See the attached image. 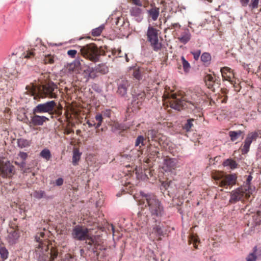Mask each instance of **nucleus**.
Wrapping results in <instances>:
<instances>
[{"label":"nucleus","mask_w":261,"mask_h":261,"mask_svg":"<svg viewBox=\"0 0 261 261\" xmlns=\"http://www.w3.org/2000/svg\"><path fill=\"white\" fill-rule=\"evenodd\" d=\"M49 232L44 228L40 229L35 236L34 255L38 261H54L58 256V249L53 247H49Z\"/></svg>","instance_id":"f257e3e1"},{"label":"nucleus","mask_w":261,"mask_h":261,"mask_svg":"<svg viewBox=\"0 0 261 261\" xmlns=\"http://www.w3.org/2000/svg\"><path fill=\"white\" fill-rule=\"evenodd\" d=\"M164 103H167V107L180 111L184 108L194 109L197 108L199 99L191 102L186 100L185 96L181 93H173L166 91L163 95Z\"/></svg>","instance_id":"f03ea898"},{"label":"nucleus","mask_w":261,"mask_h":261,"mask_svg":"<svg viewBox=\"0 0 261 261\" xmlns=\"http://www.w3.org/2000/svg\"><path fill=\"white\" fill-rule=\"evenodd\" d=\"M139 204L144 205L153 218L161 217L164 214V207L161 201L153 194H142Z\"/></svg>","instance_id":"7ed1b4c3"},{"label":"nucleus","mask_w":261,"mask_h":261,"mask_svg":"<svg viewBox=\"0 0 261 261\" xmlns=\"http://www.w3.org/2000/svg\"><path fill=\"white\" fill-rule=\"evenodd\" d=\"M108 51L103 49H98L94 44H89L81 47L80 54L84 58L94 63L98 62L101 56H107Z\"/></svg>","instance_id":"20e7f679"},{"label":"nucleus","mask_w":261,"mask_h":261,"mask_svg":"<svg viewBox=\"0 0 261 261\" xmlns=\"http://www.w3.org/2000/svg\"><path fill=\"white\" fill-rule=\"evenodd\" d=\"M128 2L133 5L129 10L131 16L136 21L140 22L143 18L144 10L149 4L147 0H128Z\"/></svg>","instance_id":"39448f33"},{"label":"nucleus","mask_w":261,"mask_h":261,"mask_svg":"<svg viewBox=\"0 0 261 261\" xmlns=\"http://www.w3.org/2000/svg\"><path fill=\"white\" fill-rule=\"evenodd\" d=\"M59 91L56 84L50 82L43 85L40 86L38 89V94L35 96V99L47 97L50 98H56L57 97L58 92Z\"/></svg>","instance_id":"423d86ee"},{"label":"nucleus","mask_w":261,"mask_h":261,"mask_svg":"<svg viewBox=\"0 0 261 261\" xmlns=\"http://www.w3.org/2000/svg\"><path fill=\"white\" fill-rule=\"evenodd\" d=\"M159 32L156 28L149 25L146 33L147 39L155 51H158L162 48V44L159 40Z\"/></svg>","instance_id":"0eeeda50"},{"label":"nucleus","mask_w":261,"mask_h":261,"mask_svg":"<svg viewBox=\"0 0 261 261\" xmlns=\"http://www.w3.org/2000/svg\"><path fill=\"white\" fill-rule=\"evenodd\" d=\"M89 234V229L86 227L77 225L73 228L71 234L73 239L82 241L88 238Z\"/></svg>","instance_id":"6e6552de"},{"label":"nucleus","mask_w":261,"mask_h":261,"mask_svg":"<svg viewBox=\"0 0 261 261\" xmlns=\"http://www.w3.org/2000/svg\"><path fill=\"white\" fill-rule=\"evenodd\" d=\"M15 174V167L9 161L0 163V177L11 178Z\"/></svg>","instance_id":"1a4fd4ad"},{"label":"nucleus","mask_w":261,"mask_h":261,"mask_svg":"<svg viewBox=\"0 0 261 261\" xmlns=\"http://www.w3.org/2000/svg\"><path fill=\"white\" fill-rule=\"evenodd\" d=\"M257 138H261V131L256 130L249 133L245 140L241 151L242 154H246L249 150L251 143L255 141Z\"/></svg>","instance_id":"9d476101"},{"label":"nucleus","mask_w":261,"mask_h":261,"mask_svg":"<svg viewBox=\"0 0 261 261\" xmlns=\"http://www.w3.org/2000/svg\"><path fill=\"white\" fill-rule=\"evenodd\" d=\"M56 107L55 101L51 100L44 103L38 105L33 111V114L48 113H51Z\"/></svg>","instance_id":"9b49d317"},{"label":"nucleus","mask_w":261,"mask_h":261,"mask_svg":"<svg viewBox=\"0 0 261 261\" xmlns=\"http://www.w3.org/2000/svg\"><path fill=\"white\" fill-rule=\"evenodd\" d=\"M250 196L249 192L246 189L239 188L231 192L229 202L234 203L240 200H243L244 198L248 199Z\"/></svg>","instance_id":"f8f14e48"},{"label":"nucleus","mask_w":261,"mask_h":261,"mask_svg":"<svg viewBox=\"0 0 261 261\" xmlns=\"http://www.w3.org/2000/svg\"><path fill=\"white\" fill-rule=\"evenodd\" d=\"M154 222L155 224L152 225V228L148 229L149 237L152 240H160V237L163 235V226L160 221L155 220Z\"/></svg>","instance_id":"ddd939ff"},{"label":"nucleus","mask_w":261,"mask_h":261,"mask_svg":"<svg viewBox=\"0 0 261 261\" xmlns=\"http://www.w3.org/2000/svg\"><path fill=\"white\" fill-rule=\"evenodd\" d=\"M19 237L20 231L19 229H16L15 228L12 227L8 229L6 240L10 245L16 244Z\"/></svg>","instance_id":"4468645a"},{"label":"nucleus","mask_w":261,"mask_h":261,"mask_svg":"<svg viewBox=\"0 0 261 261\" xmlns=\"http://www.w3.org/2000/svg\"><path fill=\"white\" fill-rule=\"evenodd\" d=\"M237 178V175L234 174L224 175L221 181H217V185L224 188H227L229 186L231 187L236 184Z\"/></svg>","instance_id":"2eb2a0df"},{"label":"nucleus","mask_w":261,"mask_h":261,"mask_svg":"<svg viewBox=\"0 0 261 261\" xmlns=\"http://www.w3.org/2000/svg\"><path fill=\"white\" fill-rule=\"evenodd\" d=\"M204 81L207 88L212 91H215V86L219 87L220 84V79L216 75L207 74L204 77Z\"/></svg>","instance_id":"dca6fc26"},{"label":"nucleus","mask_w":261,"mask_h":261,"mask_svg":"<svg viewBox=\"0 0 261 261\" xmlns=\"http://www.w3.org/2000/svg\"><path fill=\"white\" fill-rule=\"evenodd\" d=\"M220 71L223 80L227 81L233 84V79L234 77L233 70L228 67H224L221 68Z\"/></svg>","instance_id":"f3484780"},{"label":"nucleus","mask_w":261,"mask_h":261,"mask_svg":"<svg viewBox=\"0 0 261 261\" xmlns=\"http://www.w3.org/2000/svg\"><path fill=\"white\" fill-rule=\"evenodd\" d=\"M48 119L45 116H39L36 114H33V116L31 117L30 121V126H39L42 125L43 123L48 121Z\"/></svg>","instance_id":"a211bd4d"},{"label":"nucleus","mask_w":261,"mask_h":261,"mask_svg":"<svg viewBox=\"0 0 261 261\" xmlns=\"http://www.w3.org/2000/svg\"><path fill=\"white\" fill-rule=\"evenodd\" d=\"M128 82L125 79H121L118 82V90L117 93L121 96H124L127 93Z\"/></svg>","instance_id":"6ab92c4d"},{"label":"nucleus","mask_w":261,"mask_h":261,"mask_svg":"<svg viewBox=\"0 0 261 261\" xmlns=\"http://www.w3.org/2000/svg\"><path fill=\"white\" fill-rule=\"evenodd\" d=\"M177 161L175 159H166L164 161V169L166 171H171L177 167Z\"/></svg>","instance_id":"aec40b11"},{"label":"nucleus","mask_w":261,"mask_h":261,"mask_svg":"<svg viewBox=\"0 0 261 261\" xmlns=\"http://www.w3.org/2000/svg\"><path fill=\"white\" fill-rule=\"evenodd\" d=\"M150 7L151 8L147 10L148 17L151 18L152 20L156 21L160 14V9L154 4H151Z\"/></svg>","instance_id":"412c9836"},{"label":"nucleus","mask_w":261,"mask_h":261,"mask_svg":"<svg viewBox=\"0 0 261 261\" xmlns=\"http://www.w3.org/2000/svg\"><path fill=\"white\" fill-rule=\"evenodd\" d=\"M146 94L144 92L142 91L137 94H134L133 96V102L134 105H137L138 108L142 105L143 102L145 99Z\"/></svg>","instance_id":"4be33fe9"},{"label":"nucleus","mask_w":261,"mask_h":261,"mask_svg":"<svg viewBox=\"0 0 261 261\" xmlns=\"http://www.w3.org/2000/svg\"><path fill=\"white\" fill-rule=\"evenodd\" d=\"M147 136L149 141L151 139L152 141H158V143L161 145L160 134L158 131L154 129L149 130L147 132Z\"/></svg>","instance_id":"5701e85b"},{"label":"nucleus","mask_w":261,"mask_h":261,"mask_svg":"<svg viewBox=\"0 0 261 261\" xmlns=\"http://www.w3.org/2000/svg\"><path fill=\"white\" fill-rule=\"evenodd\" d=\"M149 158L150 159H154L155 158H159L160 155L159 148L156 146H153L150 145V147L148 149Z\"/></svg>","instance_id":"b1692460"},{"label":"nucleus","mask_w":261,"mask_h":261,"mask_svg":"<svg viewBox=\"0 0 261 261\" xmlns=\"http://www.w3.org/2000/svg\"><path fill=\"white\" fill-rule=\"evenodd\" d=\"M177 39L181 43L186 44L191 39V34L188 31H185Z\"/></svg>","instance_id":"393cba45"},{"label":"nucleus","mask_w":261,"mask_h":261,"mask_svg":"<svg viewBox=\"0 0 261 261\" xmlns=\"http://www.w3.org/2000/svg\"><path fill=\"white\" fill-rule=\"evenodd\" d=\"M178 64L179 65V67H178V69L181 68V65H182L184 71L185 72H189L191 68V66L189 62L185 59L184 56H182L181 57V59L179 62Z\"/></svg>","instance_id":"a878e982"},{"label":"nucleus","mask_w":261,"mask_h":261,"mask_svg":"<svg viewBox=\"0 0 261 261\" xmlns=\"http://www.w3.org/2000/svg\"><path fill=\"white\" fill-rule=\"evenodd\" d=\"M223 165L225 167L228 166L232 170L237 168L238 166L236 161L231 159H228L225 160L223 163Z\"/></svg>","instance_id":"bb28decb"},{"label":"nucleus","mask_w":261,"mask_h":261,"mask_svg":"<svg viewBox=\"0 0 261 261\" xmlns=\"http://www.w3.org/2000/svg\"><path fill=\"white\" fill-rule=\"evenodd\" d=\"M81 153L77 149H74L72 156V164L74 166L77 165L79 161L81 159Z\"/></svg>","instance_id":"cd10ccee"},{"label":"nucleus","mask_w":261,"mask_h":261,"mask_svg":"<svg viewBox=\"0 0 261 261\" xmlns=\"http://www.w3.org/2000/svg\"><path fill=\"white\" fill-rule=\"evenodd\" d=\"M40 155L43 159H45L46 161H49L51 157V153L49 149H43L40 153Z\"/></svg>","instance_id":"c85d7f7f"},{"label":"nucleus","mask_w":261,"mask_h":261,"mask_svg":"<svg viewBox=\"0 0 261 261\" xmlns=\"http://www.w3.org/2000/svg\"><path fill=\"white\" fill-rule=\"evenodd\" d=\"M242 132L241 130L238 131H230L229 132V136L230 137V139L232 141L237 140L239 137L241 135Z\"/></svg>","instance_id":"c756f323"},{"label":"nucleus","mask_w":261,"mask_h":261,"mask_svg":"<svg viewBox=\"0 0 261 261\" xmlns=\"http://www.w3.org/2000/svg\"><path fill=\"white\" fill-rule=\"evenodd\" d=\"M95 71L103 74L108 72V68L105 64H99L95 67Z\"/></svg>","instance_id":"7c9ffc66"},{"label":"nucleus","mask_w":261,"mask_h":261,"mask_svg":"<svg viewBox=\"0 0 261 261\" xmlns=\"http://www.w3.org/2000/svg\"><path fill=\"white\" fill-rule=\"evenodd\" d=\"M35 49H31L24 52L23 56L24 58L32 59H33L35 56Z\"/></svg>","instance_id":"2f4dec72"},{"label":"nucleus","mask_w":261,"mask_h":261,"mask_svg":"<svg viewBox=\"0 0 261 261\" xmlns=\"http://www.w3.org/2000/svg\"><path fill=\"white\" fill-rule=\"evenodd\" d=\"M105 28L103 24L101 25L99 27L93 29L92 31V35L93 36H98L102 33Z\"/></svg>","instance_id":"473e14b6"},{"label":"nucleus","mask_w":261,"mask_h":261,"mask_svg":"<svg viewBox=\"0 0 261 261\" xmlns=\"http://www.w3.org/2000/svg\"><path fill=\"white\" fill-rule=\"evenodd\" d=\"M257 251L256 247L253 248V252L249 253L246 257L247 261H256L257 256L255 254V252Z\"/></svg>","instance_id":"72a5a7b5"},{"label":"nucleus","mask_w":261,"mask_h":261,"mask_svg":"<svg viewBox=\"0 0 261 261\" xmlns=\"http://www.w3.org/2000/svg\"><path fill=\"white\" fill-rule=\"evenodd\" d=\"M33 196L37 199H41L45 197V193L44 191H35L33 192Z\"/></svg>","instance_id":"f704fd0d"},{"label":"nucleus","mask_w":261,"mask_h":261,"mask_svg":"<svg viewBox=\"0 0 261 261\" xmlns=\"http://www.w3.org/2000/svg\"><path fill=\"white\" fill-rule=\"evenodd\" d=\"M55 57L54 55L48 54L45 55L43 60L44 64H53L54 63Z\"/></svg>","instance_id":"c9c22d12"},{"label":"nucleus","mask_w":261,"mask_h":261,"mask_svg":"<svg viewBox=\"0 0 261 261\" xmlns=\"http://www.w3.org/2000/svg\"><path fill=\"white\" fill-rule=\"evenodd\" d=\"M95 237L91 236L90 234H89L88 238L85 240V243L87 244V245H89L90 246H91L92 245L96 246L97 243L95 241Z\"/></svg>","instance_id":"e433bc0d"},{"label":"nucleus","mask_w":261,"mask_h":261,"mask_svg":"<svg viewBox=\"0 0 261 261\" xmlns=\"http://www.w3.org/2000/svg\"><path fill=\"white\" fill-rule=\"evenodd\" d=\"M18 145L21 148L25 147L30 145L29 141L24 139H19L17 141Z\"/></svg>","instance_id":"4c0bfd02"},{"label":"nucleus","mask_w":261,"mask_h":261,"mask_svg":"<svg viewBox=\"0 0 261 261\" xmlns=\"http://www.w3.org/2000/svg\"><path fill=\"white\" fill-rule=\"evenodd\" d=\"M95 119L97 121V123H96V128H98L101 126L103 117L101 114H97L96 115Z\"/></svg>","instance_id":"58836bf2"},{"label":"nucleus","mask_w":261,"mask_h":261,"mask_svg":"<svg viewBox=\"0 0 261 261\" xmlns=\"http://www.w3.org/2000/svg\"><path fill=\"white\" fill-rule=\"evenodd\" d=\"M201 60L204 63H207L211 60V56L208 53H204L201 56Z\"/></svg>","instance_id":"ea45409f"},{"label":"nucleus","mask_w":261,"mask_h":261,"mask_svg":"<svg viewBox=\"0 0 261 261\" xmlns=\"http://www.w3.org/2000/svg\"><path fill=\"white\" fill-rule=\"evenodd\" d=\"M145 141V138L142 136H139L136 140L135 146H138L141 144L142 146L145 145L144 141Z\"/></svg>","instance_id":"a19ab883"},{"label":"nucleus","mask_w":261,"mask_h":261,"mask_svg":"<svg viewBox=\"0 0 261 261\" xmlns=\"http://www.w3.org/2000/svg\"><path fill=\"white\" fill-rule=\"evenodd\" d=\"M194 119H189L187 120V123L185 124L184 128L187 131L190 130L193 126V122L194 121Z\"/></svg>","instance_id":"79ce46f5"},{"label":"nucleus","mask_w":261,"mask_h":261,"mask_svg":"<svg viewBox=\"0 0 261 261\" xmlns=\"http://www.w3.org/2000/svg\"><path fill=\"white\" fill-rule=\"evenodd\" d=\"M224 175L220 172H217L213 175V179L216 181L215 183L217 185V181L219 182L222 180Z\"/></svg>","instance_id":"37998d69"},{"label":"nucleus","mask_w":261,"mask_h":261,"mask_svg":"<svg viewBox=\"0 0 261 261\" xmlns=\"http://www.w3.org/2000/svg\"><path fill=\"white\" fill-rule=\"evenodd\" d=\"M60 261H76V259L73 255L69 253H67Z\"/></svg>","instance_id":"c03bdc74"},{"label":"nucleus","mask_w":261,"mask_h":261,"mask_svg":"<svg viewBox=\"0 0 261 261\" xmlns=\"http://www.w3.org/2000/svg\"><path fill=\"white\" fill-rule=\"evenodd\" d=\"M0 255L3 259L7 258L8 255V250L4 247L0 248Z\"/></svg>","instance_id":"a18cd8bd"},{"label":"nucleus","mask_w":261,"mask_h":261,"mask_svg":"<svg viewBox=\"0 0 261 261\" xmlns=\"http://www.w3.org/2000/svg\"><path fill=\"white\" fill-rule=\"evenodd\" d=\"M221 91H222V93L223 94V96H224V98L221 100V102L222 103H225V102H226L227 100V96L226 95V94L228 93V90L226 88H223L221 89Z\"/></svg>","instance_id":"49530a36"},{"label":"nucleus","mask_w":261,"mask_h":261,"mask_svg":"<svg viewBox=\"0 0 261 261\" xmlns=\"http://www.w3.org/2000/svg\"><path fill=\"white\" fill-rule=\"evenodd\" d=\"M134 76L137 80L141 78V71L140 69H135L133 72Z\"/></svg>","instance_id":"de8ad7c7"},{"label":"nucleus","mask_w":261,"mask_h":261,"mask_svg":"<svg viewBox=\"0 0 261 261\" xmlns=\"http://www.w3.org/2000/svg\"><path fill=\"white\" fill-rule=\"evenodd\" d=\"M191 53L193 55L194 59L195 60H198L201 54V50L200 49H197L191 51Z\"/></svg>","instance_id":"09e8293b"},{"label":"nucleus","mask_w":261,"mask_h":261,"mask_svg":"<svg viewBox=\"0 0 261 261\" xmlns=\"http://www.w3.org/2000/svg\"><path fill=\"white\" fill-rule=\"evenodd\" d=\"M19 156L20 158V159L22 160V162L21 163V166H23L24 164V161L27 159L28 155L26 153L23 152H20L19 154Z\"/></svg>","instance_id":"8fccbe9b"},{"label":"nucleus","mask_w":261,"mask_h":261,"mask_svg":"<svg viewBox=\"0 0 261 261\" xmlns=\"http://www.w3.org/2000/svg\"><path fill=\"white\" fill-rule=\"evenodd\" d=\"M77 54V51L74 49H70L67 51V55L71 58H75Z\"/></svg>","instance_id":"3c124183"},{"label":"nucleus","mask_w":261,"mask_h":261,"mask_svg":"<svg viewBox=\"0 0 261 261\" xmlns=\"http://www.w3.org/2000/svg\"><path fill=\"white\" fill-rule=\"evenodd\" d=\"M259 0H251V3L249 5V7L252 9L257 8L258 7Z\"/></svg>","instance_id":"603ef678"},{"label":"nucleus","mask_w":261,"mask_h":261,"mask_svg":"<svg viewBox=\"0 0 261 261\" xmlns=\"http://www.w3.org/2000/svg\"><path fill=\"white\" fill-rule=\"evenodd\" d=\"M189 242L190 244H191L192 242H193L194 247L195 248H197V246L196 245V243L197 242V239L194 236H191Z\"/></svg>","instance_id":"864d4df0"},{"label":"nucleus","mask_w":261,"mask_h":261,"mask_svg":"<svg viewBox=\"0 0 261 261\" xmlns=\"http://www.w3.org/2000/svg\"><path fill=\"white\" fill-rule=\"evenodd\" d=\"M256 218L255 220L256 223H259L261 222V212L258 211L254 216Z\"/></svg>","instance_id":"5fc2aeb1"},{"label":"nucleus","mask_w":261,"mask_h":261,"mask_svg":"<svg viewBox=\"0 0 261 261\" xmlns=\"http://www.w3.org/2000/svg\"><path fill=\"white\" fill-rule=\"evenodd\" d=\"M180 27V24L178 23H172L169 27L168 28L169 29H173L174 28H179Z\"/></svg>","instance_id":"6e6d98bb"},{"label":"nucleus","mask_w":261,"mask_h":261,"mask_svg":"<svg viewBox=\"0 0 261 261\" xmlns=\"http://www.w3.org/2000/svg\"><path fill=\"white\" fill-rule=\"evenodd\" d=\"M62 111V107L61 106H58L57 110H55V113L58 115H61Z\"/></svg>","instance_id":"4d7b16f0"},{"label":"nucleus","mask_w":261,"mask_h":261,"mask_svg":"<svg viewBox=\"0 0 261 261\" xmlns=\"http://www.w3.org/2000/svg\"><path fill=\"white\" fill-rule=\"evenodd\" d=\"M56 184L57 186H61L63 184V179L62 178H59L56 181Z\"/></svg>","instance_id":"13d9d810"},{"label":"nucleus","mask_w":261,"mask_h":261,"mask_svg":"<svg viewBox=\"0 0 261 261\" xmlns=\"http://www.w3.org/2000/svg\"><path fill=\"white\" fill-rule=\"evenodd\" d=\"M111 115V112L110 110H107L103 112V115L104 117H110Z\"/></svg>","instance_id":"bf43d9fd"},{"label":"nucleus","mask_w":261,"mask_h":261,"mask_svg":"<svg viewBox=\"0 0 261 261\" xmlns=\"http://www.w3.org/2000/svg\"><path fill=\"white\" fill-rule=\"evenodd\" d=\"M240 2L242 6L246 7L248 4L249 0H240Z\"/></svg>","instance_id":"052dcab7"},{"label":"nucleus","mask_w":261,"mask_h":261,"mask_svg":"<svg viewBox=\"0 0 261 261\" xmlns=\"http://www.w3.org/2000/svg\"><path fill=\"white\" fill-rule=\"evenodd\" d=\"M72 133H73V130L72 129L66 128L65 129L64 133L66 135H69Z\"/></svg>","instance_id":"680f3d73"},{"label":"nucleus","mask_w":261,"mask_h":261,"mask_svg":"<svg viewBox=\"0 0 261 261\" xmlns=\"http://www.w3.org/2000/svg\"><path fill=\"white\" fill-rule=\"evenodd\" d=\"M10 228L14 227L16 229H19L17 224H16L14 222H11V223L10 224Z\"/></svg>","instance_id":"e2e57ef3"},{"label":"nucleus","mask_w":261,"mask_h":261,"mask_svg":"<svg viewBox=\"0 0 261 261\" xmlns=\"http://www.w3.org/2000/svg\"><path fill=\"white\" fill-rule=\"evenodd\" d=\"M10 228L14 227L16 229H19L17 224H16L14 222H11V223L10 224Z\"/></svg>","instance_id":"0e129e2a"},{"label":"nucleus","mask_w":261,"mask_h":261,"mask_svg":"<svg viewBox=\"0 0 261 261\" xmlns=\"http://www.w3.org/2000/svg\"><path fill=\"white\" fill-rule=\"evenodd\" d=\"M86 123L88 125V126L89 127H91L94 126L96 128V123H92V124H91V120H88L86 122Z\"/></svg>","instance_id":"69168bd1"},{"label":"nucleus","mask_w":261,"mask_h":261,"mask_svg":"<svg viewBox=\"0 0 261 261\" xmlns=\"http://www.w3.org/2000/svg\"><path fill=\"white\" fill-rule=\"evenodd\" d=\"M257 111L261 113V102L258 103Z\"/></svg>","instance_id":"338daca9"},{"label":"nucleus","mask_w":261,"mask_h":261,"mask_svg":"<svg viewBox=\"0 0 261 261\" xmlns=\"http://www.w3.org/2000/svg\"><path fill=\"white\" fill-rule=\"evenodd\" d=\"M233 85V86L234 87V90L236 91H238L240 90V87L239 86H236L234 84H232Z\"/></svg>","instance_id":"774afa93"}]
</instances>
